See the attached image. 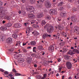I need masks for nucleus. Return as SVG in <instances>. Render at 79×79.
<instances>
[{
  "label": "nucleus",
  "mask_w": 79,
  "mask_h": 79,
  "mask_svg": "<svg viewBox=\"0 0 79 79\" xmlns=\"http://www.w3.org/2000/svg\"><path fill=\"white\" fill-rule=\"evenodd\" d=\"M47 31L49 33L52 32L53 31V27L52 26L49 24L47 28Z\"/></svg>",
  "instance_id": "nucleus-1"
},
{
  "label": "nucleus",
  "mask_w": 79,
  "mask_h": 79,
  "mask_svg": "<svg viewBox=\"0 0 79 79\" xmlns=\"http://www.w3.org/2000/svg\"><path fill=\"white\" fill-rule=\"evenodd\" d=\"M67 68L69 69H70L72 67V64L69 62H68L66 63Z\"/></svg>",
  "instance_id": "nucleus-2"
},
{
  "label": "nucleus",
  "mask_w": 79,
  "mask_h": 79,
  "mask_svg": "<svg viewBox=\"0 0 79 79\" xmlns=\"http://www.w3.org/2000/svg\"><path fill=\"white\" fill-rule=\"evenodd\" d=\"M51 36V35H48L47 33L44 34L42 36L43 38L45 39L47 37H50Z\"/></svg>",
  "instance_id": "nucleus-3"
},
{
  "label": "nucleus",
  "mask_w": 79,
  "mask_h": 79,
  "mask_svg": "<svg viewBox=\"0 0 79 79\" xmlns=\"http://www.w3.org/2000/svg\"><path fill=\"white\" fill-rule=\"evenodd\" d=\"M54 49V47L53 46H52V45L50 46L48 48L49 51L51 52H53Z\"/></svg>",
  "instance_id": "nucleus-4"
},
{
  "label": "nucleus",
  "mask_w": 79,
  "mask_h": 79,
  "mask_svg": "<svg viewBox=\"0 0 79 79\" xmlns=\"http://www.w3.org/2000/svg\"><path fill=\"white\" fill-rule=\"evenodd\" d=\"M50 12L53 15H56L57 13V12L54 9H51L50 10Z\"/></svg>",
  "instance_id": "nucleus-5"
},
{
  "label": "nucleus",
  "mask_w": 79,
  "mask_h": 79,
  "mask_svg": "<svg viewBox=\"0 0 79 79\" xmlns=\"http://www.w3.org/2000/svg\"><path fill=\"white\" fill-rule=\"evenodd\" d=\"M14 57L16 59H18V57H22V55L21 54H19L18 55V54H15L14 55Z\"/></svg>",
  "instance_id": "nucleus-6"
},
{
  "label": "nucleus",
  "mask_w": 79,
  "mask_h": 79,
  "mask_svg": "<svg viewBox=\"0 0 79 79\" xmlns=\"http://www.w3.org/2000/svg\"><path fill=\"white\" fill-rule=\"evenodd\" d=\"M26 8L28 10H32L33 12V11H34V8L32 6H28H28H27L26 7Z\"/></svg>",
  "instance_id": "nucleus-7"
},
{
  "label": "nucleus",
  "mask_w": 79,
  "mask_h": 79,
  "mask_svg": "<svg viewBox=\"0 0 79 79\" xmlns=\"http://www.w3.org/2000/svg\"><path fill=\"white\" fill-rule=\"evenodd\" d=\"M44 16V14H43V13H40V14H39L37 15V17L39 18H43Z\"/></svg>",
  "instance_id": "nucleus-8"
},
{
  "label": "nucleus",
  "mask_w": 79,
  "mask_h": 79,
  "mask_svg": "<svg viewBox=\"0 0 79 79\" xmlns=\"http://www.w3.org/2000/svg\"><path fill=\"white\" fill-rule=\"evenodd\" d=\"M6 41L8 44L11 43L12 41V39L9 37L7 39Z\"/></svg>",
  "instance_id": "nucleus-9"
},
{
  "label": "nucleus",
  "mask_w": 79,
  "mask_h": 79,
  "mask_svg": "<svg viewBox=\"0 0 79 79\" xmlns=\"http://www.w3.org/2000/svg\"><path fill=\"white\" fill-rule=\"evenodd\" d=\"M46 7L47 8H50L52 6L51 4L49 2H47L45 5Z\"/></svg>",
  "instance_id": "nucleus-10"
},
{
  "label": "nucleus",
  "mask_w": 79,
  "mask_h": 79,
  "mask_svg": "<svg viewBox=\"0 0 79 79\" xmlns=\"http://www.w3.org/2000/svg\"><path fill=\"white\" fill-rule=\"evenodd\" d=\"M14 26L16 28H19L21 27V24L20 23H16L14 25Z\"/></svg>",
  "instance_id": "nucleus-11"
},
{
  "label": "nucleus",
  "mask_w": 79,
  "mask_h": 79,
  "mask_svg": "<svg viewBox=\"0 0 79 79\" xmlns=\"http://www.w3.org/2000/svg\"><path fill=\"white\" fill-rule=\"evenodd\" d=\"M0 39L2 40V41H4L5 40V37L3 35L0 36Z\"/></svg>",
  "instance_id": "nucleus-12"
},
{
  "label": "nucleus",
  "mask_w": 79,
  "mask_h": 79,
  "mask_svg": "<svg viewBox=\"0 0 79 79\" xmlns=\"http://www.w3.org/2000/svg\"><path fill=\"white\" fill-rule=\"evenodd\" d=\"M38 49L40 51H42L44 49L42 46H39L38 47Z\"/></svg>",
  "instance_id": "nucleus-13"
},
{
  "label": "nucleus",
  "mask_w": 79,
  "mask_h": 79,
  "mask_svg": "<svg viewBox=\"0 0 79 79\" xmlns=\"http://www.w3.org/2000/svg\"><path fill=\"white\" fill-rule=\"evenodd\" d=\"M24 59H23V58H22L20 59H19L18 60V61L19 62V63H23V62H24Z\"/></svg>",
  "instance_id": "nucleus-14"
},
{
  "label": "nucleus",
  "mask_w": 79,
  "mask_h": 79,
  "mask_svg": "<svg viewBox=\"0 0 79 79\" xmlns=\"http://www.w3.org/2000/svg\"><path fill=\"white\" fill-rule=\"evenodd\" d=\"M30 44L31 45H35L36 44V43L35 41H31L30 42Z\"/></svg>",
  "instance_id": "nucleus-15"
},
{
  "label": "nucleus",
  "mask_w": 79,
  "mask_h": 79,
  "mask_svg": "<svg viewBox=\"0 0 79 79\" xmlns=\"http://www.w3.org/2000/svg\"><path fill=\"white\" fill-rule=\"evenodd\" d=\"M79 10V6H78V7L77 8H73V12H75L77 11V10Z\"/></svg>",
  "instance_id": "nucleus-16"
},
{
  "label": "nucleus",
  "mask_w": 79,
  "mask_h": 79,
  "mask_svg": "<svg viewBox=\"0 0 79 79\" xmlns=\"http://www.w3.org/2000/svg\"><path fill=\"white\" fill-rule=\"evenodd\" d=\"M58 27L60 30H62L63 29L62 25L61 24H60L58 26Z\"/></svg>",
  "instance_id": "nucleus-17"
},
{
  "label": "nucleus",
  "mask_w": 79,
  "mask_h": 79,
  "mask_svg": "<svg viewBox=\"0 0 79 79\" xmlns=\"http://www.w3.org/2000/svg\"><path fill=\"white\" fill-rule=\"evenodd\" d=\"M61 35L64 37H67V35L66 33L64 32V31L61 33Z\"/></svg>",
  "instance_id": "nucleus-18"
},
{
  "label": "nucleus",
  "mask_w": 79,
  "mask_h": 79,
  "mask_svg": "<svg viewBox=\"0 0 79 79\" xmlns=\"http://www.w3.org/2000/svg\"><path fill=\"white\" fill-rule=\"evenodd\" d=\"M45 19L48 20H50L51 19V17L49 15H46Z\"/></svg>",
  "instance_id": "nucleus-19"
},
{
  "label": "nucleus",
  "mask_w": 79,
  "mask_h": 79,
  "mask_svg": "<svg viewBox=\"0 0 79 79\" xmlns=\"http://www.w3.org/2000/svg\"><path fill=\"white\" fill-rule=\"evenodd\" d=\"M1 29L2 31H5V30L7 29V28L5 27H1Z\"/></svg>",
  "instance_id": "nucleus-20"
},
{
  "label": "nucleus",
  "mask_w": 79,
  "mask_h": 79,
  "mask_svg": "<svg viewBox=\"0 0 79 79\" xmlns=\"http://www.w3.org/2000/svg\"><path fill=\"white\" fill-rule=\"evenodd\" d=\"M32 34H35V35H39V33L38 32L36 31H34L33 32H32Z\"/></svg>",
  "instance_id": "nucleus-21"
},
{
  "label": "nucleus",
  "mask_w": 79,
  "mask_h": 79,
  "mask_svg": "<svg viewBox=\"0 0 79 79\" xmlns=\"http://www.w3.org/2000/svg\"><path fill=\"white\" fill-rule=\"evenodd\" d=\"M73 52L77 53H79V51L76 49H74L73 50Z\"/></svg>",
  "instance_id": "nucleus-22"
},
{
  "label": "nucleus",
  "mask_w": 79,
  "mask_h": 79,
  "mask_svg": "<svg viewBox=\"0 0 79 79\" xmlns=\"http://www.w3.org/2000/svg\"><path fill=\"white\" fill-rule=\"evenodd\" d=\"M28 17L30 18H31L32 19L34 18L35 17L34 15H32V14H29L28 15Z\"/></svg>",
  "instance_id": "nucleus-23"
},
{
  "label": "nucleus",
  "mask_w": 79,
  "mask_h": 79,
  "mask_svg": "<svg viewBox=\"0 0 79 79\" xmlns=\"http://www.w3.org/2000/svg\"><path fill=\"white\" fill-rule=\"evenodd\" d=\"M12 26V24L10 23H8L7 24H6V26H7L8 27H10Z\"/></svg>",
  "instance_id": "nucleus-24"
},
{
  "label": "nucleus",
  "mask_w": 79,
  "mask_h": 79,
  "mask_svg": "<svg viewBox=\"0 0 79 79\" xmlns=\"http://www.w3.org/2000/svg\"><path fill=\"white\" fill-rule=\"evenodd\" d=\"M47 76V75L46 74H45L44 75V77H42L41 79H45L46 77Z\"/></svg>",
  "instance_id": "nucleus-25"
},
{
  "label": "nucleus",
  "mask_w": 79,
  "mask_h": 79,
  "mask_svg": "<svg viewBox=\"0 0 79 79\" xmlns=\"http://www.w3.org/2000/svg\"><path fill=\"white\" fill-rule=\"evenodd\" d=\"M66 14L65 13H63V12H61L60 13V15L63 17H65Z\"/></svg>",
  "instance_id": "nucleus-26"
},
{
  "label": "nucleus",
  "mask_w": 79,
  "mask_h": 79,
  "mask_svg": "<svg viewBox=\"0 0 79 79\" xmlns=\"http://www.w3.org/2000/svg\"><path fill=\"white\" fill-rule=\"evenodd\" d=\"M64 4V3L63 2H60L58 4V6H61L63 4Z\"/></svg>",
  "instance_id": "nucleus-27"
},
{
  "label": "nucleus",
  "mask_w": 79,
  "mask_h": 79,
  "mask_svg": "<svg viewBox=\"0 0 79 79\" xmlns=\"http://www.w3.org/2000/svg\"><path fill=\"white\" fill-rule=\"evenodd\" d=\"M70 56H68V55H66L64 56V58L66 60H69V59Z\"/></svg>",
  "instance_id": "nucleus-28"
},
{
  "label": "nucleus",
  "mask_w": 79,
  "mask_h": 79,
  "mask_svg": "<svg viewBox=\"0 0 79 79\" xmlns=\"http://www.w3.org/2000/svg\"><path fill=\"white\" fill-rule=\"evenodd\" d=\"M12 37L14 38H16L17 37V35L16 34H14L12 35Z\"/></svg>",
  "instance_id": "nucleus-29"
},
{
  "label": "nucleus",
  "mask_w": 79,
  "mask_h": 79,
  "mask_svg": "<svg viewBox=\"0 0 79 79\" xmlns=\"http://www.w3.org/2000/svg\"><path fill=\"white\" fill-rule=\"evenodd\" d=\"M12 71L13 73H18L17 71L15 69V68H13V69L12 70Z\"/></svg>",
  "instance_id": "nucleus-30"
},
{
  "label": "nucleus",
  "mask_w": 79,
  "mask_h": 79,
  "mask_svg": "<svg viewBox=\"0 0 79 79\" xmlns=\"http://www.w3.org/2000/svg\"><path fill=\"white\" fill-rule=\"evenodd\" d=\"M4 19H7V20H9L10 19V18L9 17L7 16L4 17Z\"/></svg>",
  "instance_id": "nucleus-31"
},
{
  "label": "nucleus",
  "mask_w": 79,
  "mask_h": 79,
  "mask_svg": "<svg viewBox=\"0 0 79 79\" xmlns=\"http://www.w3.org/2000/svg\"><path fill=\"white\" fill-rule=\"evenodd\" d=\"M46 23V22L45 21H42V23H41V25L42 26L44 25H45V24Z\"/></svg>",
  "instance_id": "nucleus-32"
},
{
  "label": "nucleus",
  "mask_w": 79,
  "mask_h": 79,
  "mask_svg": "<svg viewBox=\"0 0 79 79\" xmlns=\"http://www.w3.org/2000/svg\"><path fill=\"white\" fill-rule=\"evenodd\" d=\"M69 54L71 55H72L74 54L72 50H70V51L69 52Z\"/></svg>",
  "instance_id": "nucleus-33"
},
{
  "label": "nucleus",
  "mask_w": 79,
  "mask_h": 79,
  "mask_svg": "<svg viewBox=\"0 0 79 79\" xmlns=\"http://www.w3.org/2000/svg\"><path fill=\"white\" fill-rule=\"evenodd\" d=\"M21 75L20 73H15V76H20Z\"/></svg>",
  "instance_id": "nucleus-34"
},
{
  "label": "nucleus",
  "mask_w": 79,
  "mask_h": 79,
  "mask_svg": "<svg viewBox=\"0 0 79 79\" xmlns=\"http://www.w3.org/2000/svg\"><path fill=\"white\" fill-rule=\"evenodd\" d=\"M33 27H35L36 28L37 27H39V26L38 25H36V24H34L33 26Z\"/></svg>",
  "instance_id": "nucleus-35"
},
{
  "label": "nucleus",
  "mask_w": 79,
  "mask_h": 79,
  "mask_svg": "<svg viewBox=\"0 0 79 79\" xmlns=\"http://www.w3.org/2000/svg\"><path fill=\"white\" fill-rule=\"evenodd\" d=\"M62 69V67H60L59 66V71L58 72V73H60V72L61 71V69Z\"/></svg>",
  "instance_id": "nucleus-36"
},
{
  "label": "nucleus",
  "mask_w": 79,
  "mask_h": 79,
  "mask_svg": "<svg viewBox=\"0 0 79 79\" xmlns=\"http://www.w3.org/2000/svg\"><path fill=\"white\" fill-rule=\"evenodd\" d=\"M29 31H31L33 30L32 28L31 27H29L28 28Z\"/></svg>",
  "instance_id": "nucleus-37"
},
{
  "label": "nucleus",
  "mask_w": 79,
  "mask_h": 79,
  "mask_svg": "<svg viewBox=\"0 0 79 79\" xmlns=\"http://www.w3.org/2000/svg\"><path fill=\"white\" fill-rule=\"evenodd\" d=\"M36 47H34L33 48V51L34 52H36Z\"/></svg>",
  "instance_id": "nucleus-38"
},
{
  "label": "nucleus",
  "mask_w": 79,
  "mask_h": 79,
  "mask_svg": "<svg viewBox=\"0 0 79 79\" xmlns=\"http://www.w3.org/2000/svg\"><path fill=\"white\" fill-rule=\"evenodd\" d=\"M30 1L32 4H34L35 3V0H30Z\"/></svg>",
  "instance_id": "nucleus-39"
},
{
  "label": "nucleus",
  "mask_w": 79,
  "mask_h": 79,
  "mask_svg": "<svg viewBox=\"0 0 79 79\" xmlns=\"http://www.w3.org/2000/svg\"><path fill=\"white\" fill-rule=\"evenodd\" d=\"M49 24H47L44 27V28L45 29H46L47 28V27H48V25H49Z\"/></svg>",
  "instance_id": "nucleus-40"
},
{
  "label": "nucleus",
  "mask_w": 79,
  "mask_h": 79,
  "mask_svg": "<svg viewBox=\"0 0 79 79\" xmlns=\"http://www.w3.org/2000/svg\"><path fill=\"white\" fill-rule=\"evenodd\" d=\"M71 20L72 21L74 22L76 21L75 20V19L74 18H73L72 17V18H71Z\"/></svg>",
  "instance_id": "nucleus-41"
},
{
  "label": "nucleus",
  "mask_w": 79,
  "mask_h": 79,
  "mask_svg": "<svg viewBox=\"0 0 79 79\" xmlns=\"http://www.w3.org/2000/svg\"><path fill=\"white\" fill-rule=\"evenodd\" d=\"M4 73V74L6 75H8L9 74V73L7 71H4L3 72Z\"/></svg>",
  "instance_id": "nucleus-42"
},
{
  "label": "nucleus",
  "mask_w": 79,
  "mask_h": 79,
  "mask_svg": "<svg viewBox=\"0 0 79 79\" xmlns=\"http://www.w3.org/2000/svg\"><path fill=\"white\" fill-rule=\"evenodd\" d=\"M41 77V76L38 75V76H36V77L38 78V79H40Z\"/></svg>",
  "instance_id": "nucleus-43"
},
{
  "label": "nucleus",
  "mask_w": 79,
  "mask_h": 79,
  "mask_svg": "<svg viewBox=\"0 0 79 79\" xmlns=\"http://www.w3.org/2000/svg\"><path fill=\"white\" fill-rule=\"evenodd\" d=\"M8 76L10 77L11 78V77H12L13 76V75L12 74L10 73L8 74Z\"/></svg>",
  "instance_id": "nucleus-44"
},
{
  "label": "nucleus",
  "mask_w": 79,
  "mask_h": 79,
  "mask_svg": "<svg viewBox=\"0 0 79 79\" xmlns=\"http://www.w3.org/2000/svg\"><path fill=\"white\" fill-rule=\"evenodd\" d=\"M60 34L59 33H57V35H56V37L57 38H59Z\"/></svg>",
  "instance_id": "nucleus-45"
},
{
  "label": "nucleus",
  "mask_w": 79,
  "mask_h": 79,
  "mask_svg": "<svg viewBox=\"0 0 79 79\" xmlns=\"http://www.w3.org/2000/svg\"><path fill=\"white\" fill-rule=\"evenodd\" d=\"M14 50V49L13 48H11L10 49L9 51L10 52H12Z\"/></svg>",
  "instance_id": "nucleus-46"
},
{
  "label": "nucleus",
  "mask_w": 79,
  "mask_h": 79,
  "mask_svg": "<svg viewBox=\"0 0 79 79\" xmlns=\"http://www.w3.org/2000/svg\"><path fill=\"white\" fill-rule=\"evenodd\" d=\"M40 2H43L44 1V0H39Z\"/></svg>",
  "instance_id": "nucleus-47"
},
{
  "label": "nucleus",
  "mask_w": 79,
  "mask_h": 79,
  "mask_svg": "<svg viewBox=\"0 0 79 79\" xmlns=\"http://www.w3.org/2000/svg\"><path fill=\"white\" fill-rule=\"evenodd\" d=\"M0 71L2 73H4V70L1 69H0Z\"/></svg>",
  "instance_id": "nucleus-48"
},
{
  "label": "nucleus",
  "mask_w": 79,
  "mask_h": 79,
  "mask_svg": "<svg viewBox=\"0 0 79 79\" xmlns=\"http://www.w3.org/2000/svg\"><path fill=\"white\" fill-rule=\"evenodd\" d=\"M23 51L24 52L26 53L27 51L25 49H23Z\"/></svg>",
  "instance_id": "nucleus-49"
},
{
  "label": "nucleus",
  "mask_w": 79,
  "mask_h": 79,
  "mask_svg": "<svg viewBox=\"0 0 79 79\" xmlns=\"http://www.w3.org/2000/svg\"><path fill=\"white\" fill-rule=\"evenodd\" d=\"M73 61H74V63H77V60H76L75 59H73Z\"/></svg>",
  "instance_id": "nucleus-50"
},
{
  "label": "nucleus",
  "mask_w": 79,
  "mask_h": 79,
  "mask_svg": "<svg viewBox=\"0 0 79 79\" xmlns=\"http://www.w3.org/2000/svg\"><path fill=\"white\" fill-rule=\"evenodd\" d=\"M26 1V0H21V1L23 3H24Z\"/></svg>",
  "instance_id": "nucleus-51"
},
{
  "label": "nucleus",
  "mask_w": 79,
  "mask_h": 79,
  "mask_svg": "<svg viewBox=\"0 0 79 79\" xmlns=\"http://www.w3.org/2000/svg\"><path fill=\"white\" fill-rule=\"evenodd\" d=\"M61 61V59L60 58L58 59V62H60Z\"/></svg>",
  "instance_id": "nucleus-52"
},
{
  "label": "nucleus",
  "mask_w": 79,
  "mask_h": 79,
  "mask_svg": "<svg viewBox=\"0 0 79 79\" xmlns=\"http://www.w3.org/2000/svg\"><path fill=\"white\" fill-rule=\"evenodd\" d=\"M57 20L58 21H60L61 20V19L60 18H57Z\"/></svg>",
  "instance_id": "nucleus-53"
},
{
  "label": "nucleus",
  "mask_w": 79,
  "mask_h": 79,
  "mask_svg": "<svg viewBox=\"0 0 79 79\" xmlns=\"http://www.w3.org/2000/svg\"><path fill=\"white\" fill-rule=\"evenodd\" d=\"M35 20H34V21L33 22H31V24H32L34 23H35Z\"/></svg>",
  "instance_id": "nucleus-54"
},
{
  "label": "nucleus",
  "mask_w": 79,
  "mask_h": 79,
  "mask_svg": "<svg viewBox=\"0 0 79 79\" xmlns=\"http://www.w3.org/2000/svg\"><path fill=\"white\" fill-rule=\"evenodd\" d=\"M48 63H53V61H48Z\"/></svg>",
  "instance_id": "nucleus-55"
},
{
  "label": "nucleus",
  "mask_w": 79,
  "mask_h": 79,
  "mask_svg": "<svg viewBox=\"0 0 79 79\" xmlns=\"http://www.w3.org/2000/svg\"><path fill=\"white\" fill-rule=\"evenodd\" d=\"M31 46H29V47H27V49H30L31 48Z\"/></svg>",
  "instance_id": "nucleus-56"
},
{
  "label": "nucleus",
  "mask_w": 79,
  "mask_h": 79,
  "mask_svg": "<svg viewBox=\"0 0 79 79\" xmlns=\"http://www.w3.org/2000/svg\"><path fill=\"white\" fill-rule=\"evenodd\" d=\"M2 5V2H0V6H1Z\"/></svg>",
  "instance_id": "nucleus-57"
},
{
  "label": "nucleus",
  "mask_w": 79,
  "mask_h": 79,
  "mask_svg": "<svg viewBox=\"0 0 79 79\" xmlns=\"http://www.w3.org/2000/svg\"><path fill=\"white\" fill-rule=\"evenodd\" d=\"M63 7H61L60 8V10H63Z\"/></svg>",
  "instance_id": "nucleus-58"
},
{
  "label": "nucleus",
  "mask_w": 79,
  "mask_h": 79,
  "mask_svg": "<svg viewBox=\"0 0 79 79\" xmlns=\"http://www.w3.org/2000/svg\"><path fill=\"white\" fill-rule=\"evenodd\" d=\"M45 54V52H42V55H44Z\"/></svg>",
  "instance_id": "nucleus-59"
},
{
  "label": "nucleus",
  "mask_w": 79,
  "mask_h": 79,
  "mask_svg": "<svg viewBox=\"0 0 79 79\" xmlns=\"http://www.w3.org/2000/svg\"><path fill=\"white\" fill-rule=\"evenodd\" d=\"M24 24L25 26H26L27 25L28 23H25Z\"/></svg>",
  "instance_id": "nucleus-60"
},
{
  "label": "nucleus",
  "mask_w": 79,
  "mask_h": 79,
  "mask_svg": "<svg viewBox=\"0 0 79 79\" xmlns=\"http://www.w3.org/2000/svg\"><path fill=\"white\" fill-rule=\"evenodd\" d=\"M56 75L57 77L58 76H59V74L58 73H57V74H56Z\"/></svg>",
  "instance_id": "nucleus-61"
},
{
  "label": "nucleus",
  "mask_w": 79,
  "mask_h": 79,
  "mask_svg": "<svg viewBox=\"0 0 79 79\" xmlns=\"http://www.w3.org/2000/svg\"><path fill=\"white\" fill-rule=\"evenodd\" d=\"M10 79H15V78L14 77H11L10 78Z\"/></svg>",
  "instance_id": "nucleus-62"
},
{
  "label": "nucleus",
  "mask_w": 79,
  "mask_h": 79,
  "mask_svg": "<svg viewBox=\"0 0 79 79\" xmlns=\"http://www.w3.org/2000/svg\"><path fill=\"white\" fill-rule=\"evenodd\" d=\"M26 44V43H23V46H24Z\"/></svg>",
  "instance_id": "nucleus-63"
},
{
  "label": "nucleus",
  "mask_w": 79,
  "mask_h": 79,
  "mask_svg": "<svg viewBox=\"0 0 79 79\" xmlns=\"http://www.w3.org/2000/svg\"><path fill=\"white\" fill-rule=\"evenodd\" d=\"M6 22V21H4L3 20V21H2V23L4 24Z\"/></svg>",
  "instance_id": "nucleus-64"
}]
</instances>
